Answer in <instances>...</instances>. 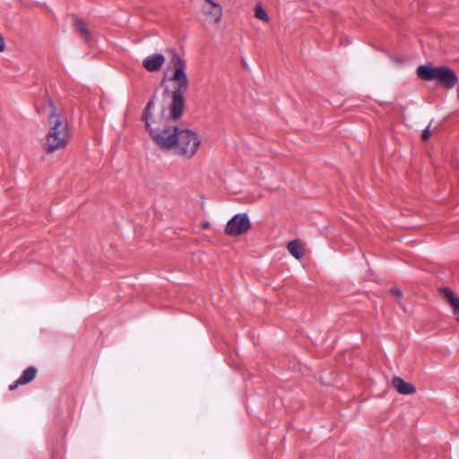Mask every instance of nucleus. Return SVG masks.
Here are the masks:
<instances>
[{
    "mask_svg": "<svg viewBox=\"0 0 459 459\" xmlns=\"http://www.w3.org/2000/svg\"><path fill=\"white\" fill-rule=\"evenodd\" d=\"M169 65L174 70L169 79L173 83L172 90H165V93L170 95L172 100L169 108V117L164 116V108L156 112L154 97L147 102L142 114V120L152 142L162 151H172L177 143L179 128L172 125L171 120L177 121L182 117L185 108L184 94L188 89L186 61L173 51Z\"/></svg>",
    "mask_w": 459,
    "mask_h": 459,
    "instance_id": "nucleus-1",
    "label": "nucleus"
},
{
    "mask_svg": "<svg viewBox=\"0 0 459 459\" xmlns=\"http://www.w3.org/2000/svg\"><path fill=\"white\" fill-rule=\"evenodd\" d=\"M42 111L47 112L48 125V132L44 143L45 151L48 153H52L65 148L71 137L66 119L57 113L56 108L50 99L47 100Z\"/></svg>",
    "mask_w": 459,
    "mask_h": 459,
    "instance_id": "nucleus-2",
    "label": "nucleus"
},
{
    "mask_svg": "<svg viewBox=\"0 0 459 459\" xmlns=\"http://www.w3.org/2000/svg\"><path fill=\"white\" fill-rule=\"evenodd\" d=\"M176 141L177 143L171 152L187 160L192 159L201 146V137L198 133L187 128H179Z\"/></svg>",
    "mask_w": 459,
    "mask_h": 459,
    "instance_id": "nucleus-3",
    "label": "nucleus"
},
{
    "mask_svg": "<svg viewBox=\"0 0 459 459\" xmlns=\"http://www.w3.org/2000/svg\"><path fill=\"white\" fill-rule=\"evenodd\" d=\"M250 229V221L246 213L234 215L225 227V234L236 237L244 234Z\"/></svg>",
    "mask_w": 459,
    "mask_h": 459,
    "instance_id": "nucleus-4",
    "label": "nucleus"
},
{
    "mask_svg": "<svg viewBox=\"0 0 459 459\" xmlns=\"http://www.w3.org/2000/svg\"><path fill=\"white\" fill-rule=\"evenodd\" d=\"M435 80L446 88H453L458 82L456 74L447 66H437Z\"/></svg>",
    "mask_w": 459,
    "mask_h": 459,
    "instance_id": "nucleus-5",
    "label": "nucleus"
},
{
    "mask_svg": "<svg viewBox=\"0 0 459 459\" xmlns=\"http://www.w3.org/2000/svg\"><path fill=\"white\" fill-rule=\"evenodd\" d=\"M165 56L162 54L155 53L146 56L143 60V66L151 73L160 71L165 64Z\"/></svg>",
    "mask_w": 459,
    "mask_h": 459,
    "instance_id": "nucleus-6",
    "label": "nucleus"
},
{
    "mask_svg": "<svg viewBox=\"0 0 459 459\" xmlns=\"http://www.w3.org/2000/svg\"><path fill=\"white\" fill-rule=\"evenodd\" d=\"M440 294L450 305L455 319L459 322V298L449 288L440 289Z\"/></svg>",
    "mask_w": 459,
    "mask_h": 459,
    "instance_id": "nucleus-7",
    "label": "nucleus"
},
{
    "mask_svg": "<svg viewBox=\"0 0 459 459\" xmlns=\"http://www.w3.org/2000/svg\"><path fill=\"white\" fill-rule=\"evenodd\" d=\"M37 375V369L34 367H28L21 375V377L12 385H9L10 390H14L19 385H25L31 382Z\"/></svg>",
    "mask_w": 459,
    "mask_h": 459,
    "instance_id": "nucleus-8",
    "label": "nucleus"
},
{
    "mask_svg": "<svg viewBox=\"0 0 459 459\" xmlns=\"http://www.w3.org/2000/svg\"><path fill=\"white\" fill-rule=\"evenodd\" d=\"M393 386L401 394H412L416 392V388L411 384L405 382L400 377H394L392 380Z\"/></svg>",
    "mask_w": 459,
    "mask_h": 459,
    "instance_id": "nucleus-9",
    "label": "nucleus"
},
{
    "mask_svg": "<svg viewBox=\"0 0 459 459\" xmlns=\"http://www.w3.org/2000/svg\"><path fill=\"white\" fill-rule=\"evenodd\" d=\"M437 70V66H432L430 65H420L417 68V75L421 80L433 81L436 78Z\"/></svg>",
    "mask_w": 459,
    "mask_h": 459,
    "instance_id": "nucleus-10",
    "label": "nucleus"
},
{
    "mask_svg": "<svg viewBox=\"0 0 459 459\" xmlns=\"http://www.w3.org/2000/svg\"><path fill=\"white\" fill-rule=\"evenodd\" d=\"M74 27L75 30L85 40H90L91 38V31L88 29L86 23L79 18L74 19Z\"/></svg>",
    "mask_w": 459,
    "mask_h": 459,
    "instance_id": "nucleus-11",
    "label": "nucleus"
},
{
    "mask_svg": "<svg viewBox=\"0 0 459 459\" xmlns=\"http://www.w3.org/2000/svg\"><path fill=\"white\" fill-rule=\"evenodd\" d=\"M287 249L297 259L301 258L303 255V252L298 240L289 242Z\"/></svg>",
    "mask_w": 459,
    "mask_h": 459,
    "instance_id": "nucleus-12",
    "label": "nucleus"
},
{
    "mask_svg": "<svg viewBox=\"0 0 459 459\" xmlns=\"http://www.w3.org/2000/svg\"><path fill=\"white\" fill-rule=\"evenodd\" d=\"M255 16L257 19H259L263 22H267L269 21V17L261 4H256V6L255 8Z\"/></svg>",
    "mask_w": 459,
    "mask_h": 459,
    "instance_id": "nucleus-13",
    "label": "nucleus"
},
{
    "mask_svg": "<svg viewBox=\"0 0 459 459\" xmlns=\"http://www.w3.org/2000/svg\"><path fill=\"white\" fill-rule=\"evenodd\" d=\"M430 135H431V131L429 129V126H427L422 132L421 138H422V140L426 141L430 137Z\"/></svg>",
    "mask_w": 459,
    "mask_h": 459,
    "instance_id": "nucleus-14",
    "label": "nucleus"
},
{
    "mask_svg": "<svg viewBox=\"0 0 459 459\" xmlns=\"http://www.w3.org/2000/svg\"><path fill=\"white\" fill-rule=\"evenodd\" d=\"M391 292L398 298L402 297V291L399 289H392Z\"/></svg>",
    "mask_w": 459,
    "mask_h": 459,
    "instance_id": "nucleus-15",
    "label": "nucleus"
},
{
    "mask_svg": "<svg viewBox=\"0 0 459 459\" xmlns=\"http://www.w3.org/2000/svg\"><path fill=\"white\" fill-rule=\"evenodd\" d=\"M4 39L0 36V51H2L4 49Z\"/></svg>",
    "mask_w": 459,
    "mask_h": 459,
    "instance_id": "nucleus-16",
    "label": "nucleus"
},
{
    "mask_svg": "<svg viewBox=\"0 0 459 459\" xmlns=\"http://www.w3.org/2000/svg\"><path fill=\"white\" fill-rule=\"evenodd\" d=\"M209 226H210L209 222H204V223L202 224V228L203 229H207V228H209Z\"/></svg>",
    "mask_w": 459,
    "mask_h": 459,
    "instance_id": "nucleus-17",
    "label": "nucleus"
},
{
    "mask_svg": "<svg viewBox=\"0 0 459 459\" xmlns=\"http://www.w3.org/2000/svg\"><path fill=\"white\" fill-rule=\"evenodd\" d=\"M456 93H457V99L459 100V87L456 90Z\"/></svg>",
    "mask_w": 459,
    "mask_h": 459,
    "instance_id": "nucleus-18",
    "label": "nucleus"
}]
</instances>
